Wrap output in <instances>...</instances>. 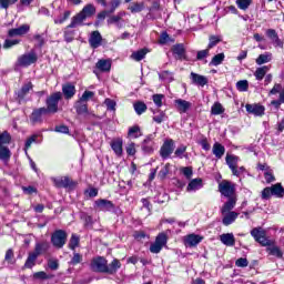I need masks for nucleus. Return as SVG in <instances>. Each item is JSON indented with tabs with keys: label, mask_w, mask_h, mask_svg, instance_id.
Here are the masks:
<instances>
[{
	"label": "nucleus",
	"mask_w": 284,
	"mask_h": 284,
	"mask_svg": "<svg viewBox=\"0 0 284 284\" xmlns=\"http://www.w3.org/2000/svg\"><path fill=\"white\" fill-rule=\"evenodd\" d=\"M123 17H125V12H120L116 16H111L108 20L106 23L108 26H115L116 23H119V21H121V19H123Z\"/></svg>",
	"instance_id": "49530a36"
},
{
	"label": "nucleus",
	"mask_w": 284,
	"mask_h": 284,
	"mask_svg": "<svg viewBox=\"0 0 284 284\" xmlns=\"http://www.w3.org/2000/svg\"><path fill=\"white\" fill-rule=\"evenodd\" d=\"M224 112H225V109H223V105L219 102H215L211 108V114L219 115V114H223Z\"/></svg>",
	"instance_id": "8fccbe9b"
},
{
	"label": "nucleus",
	"mask_w": 284,
	"mask_h": 284,
	"mask_svg": "<svg viewBox=\"0 0 284 284\" xmlns=\"http://www.w3.org/2000/svg\"><path fill=\"white\" fill-rule=\"evenodd\" d=\"M221 41H223V38L221 36H210L207 49L212 50V48H215V45H219Z\"/></svg>",
	"instance_id": "a19ab883"
},
{
	"label": "nucleus",
	"mask_w": 284,
	"mask_h": 284,
	"mask_svg": "<svg viewBox=\"0 0 284 284\" xmlns=\"http://www.w3.org/2000/svg\"><path fill=\"white\" fill-rule=\"evenodd\" d=\"M75 108V112L77 114H90V112L88 111V103L85 102H81V100H78L74 104Z\"/></svg>",
	"instance_id": "7c9ffc66"
},
{
	"label": "nucleus",
	"mask_w": 284,
	"mask_h": 284,
	"mask_svg": "<svg viewBox=\"0 0 284 284\" xmlns=\"http://www.w3.org/2000/svg\"><path fill=\"white\" fill-rule=\"evenodd\" d=\"M268 70H270L268 67H262L256 69L255 78L257 79V81H263V78L265 77V74H267Z\"/></svg>",
	"instance_id": "09e8293b"
},
{
	"label": "nucleus",
	"mask_w": 284,
	"mask_h": 284,
	"mask_svg": "<svg viewBox=\"0 0 284 284\" xmlns=\"http://www.w3.org/2000/svg\"><path fill=\"white\" fill-rule=\"evenodd\" d=\"M32 90V82H29L27 84H24L19 91H18V97L20 99H26V95L28 94V92H30Z\"/></svg>",
	"instance_id": "c03bdc74"
},
{
	"label": "nucleus",
	"mask_w": 284,
	"mask_h": 284,
	"mask_svg": "<svg viewBox=\"0 0 284 284\" xmlns=\"http://www.w3.org/2000/svg\"><path fill=\"white\" fill-rule=\"evenodd\" d=\"M10 156H12V152H10V149L8 146H0V161H3V163H8L10 161Z\"/></svg>",
	"instance_id": "f704fd0d"
},
{
	"label": "nucleus",
	"mask_w": 284,
	"mask_h": 284,
	"mask_svg": "<svg viewBox=\"0 0 284 284\" xmlns=\"http://www.w3.org/2000/svg\"><path fill=\"white\" fill-rule=\"evenodd\" d=\"M126 154H129V156H134V154H136V144L134 142H130L126 145Z\"/></svg>",
	"instance_id": "e2e57ef3"
},
{
	"label": "nucleus",
	"mask_w": 284,
	"mask_h": 284,
	"mask_svg": "<svg viewBox=\"0 0 284 284\" xmlns=\"http://www.w3.org/2000/svg\"><path fill=\"white\" fill-rule=\"evenodd\" d=\"M246 112L248 114H253V116H263L265 114V106L261 104H246L245 105Z\"/></svg>",
	"instance_id": "9d476101"
},
{
	"label": "nucleus",
	"mask_w": 284,
	"mask_h": 284,
	"mask_svg": "<svg viewBox=\"0 0 284 284\" xmlns=\"http://www.w3.org/2000/svg\"><path fill=\"white\" fill-rule=\"evenodd\" d=\"M223 61H225V53H219L212 58L210 65H221Z\"/></svg>",
	"instance_id": "de8ad7c7"
},
{
	"label": "nucleus",
	"mask_w": 284,
	"mask_h": 284,
	"mask_svg": "<svg viewBox=\"0 0 284 284\" xmlns=\"http://www.w3.org/2000/svg\"><path fill=\"white\" fill-rule=\"evenodd\" d=\"M270 61H272V53L265 52L257 57V59L255 60V63L257 65H263L264 63H270Z\"/></svg>",
	"instance_id": "c9c22d12"
},
{
	"label": "nucleus",
	"mask_w": 284,
	"mask_h": 284,
	"mask_svg": "<svg viewBox=\"0 0 284 284\" xmlns=\"http://www.w3.org/2000/svg\"><path fill=\"white\" fill-rule=\"evenodd\" d=\"M95 205L101 212H112L114 210V203L110 200H98L95 201Z\"/></svg>",
	"instance_id": "a211bd4d"
},
{
	"label": "nucleus",
	"mask_w": 284,
	"mask_h": 284,
	"mask_svg": "<svg viewBox=\"0 0 284 284\" xmlns=\"http://www.w3.org/2000/svg\"><path fill=\"white\" fill-rule=\"evenodd\" d=\"M222 215H223L222 223H223V225H226V226L232 225V223H234V221H236V219H239L237 212H227Z\"/></svg>",
	"instance_id": "5701e85b"
},
{
	"label": "nucleus",
	"mask_w": 284,
	"mask_h": 284,
	"mask_svg": "<svg viewBox=\"0 0 284 284\" xmlns=\"http://www.w3.org/2000/svg\"><path fill=\"white\" fill-rule=\"evenodd\" d=\"M33 278L38 280V281H48L50 278H52V275H48L45 272L40 271L33 274Z\"/></svg>",
	"instance_id": "6e6d98bb"
},
{
	"label": "nucleus",
	"mask_w": 284,
	"mask_h": 284,
	"mask_svg": "<svg viewBox=\"0 0 284 284\" xmlns=\"http://www.w3.org/2000/svg\"><path fill=\"white\" fill-rule=\"evenodd\" d=\"M235 3L240 10H247L252 6V0H236Z\"/></svg>",
	"instance_id": "5fc2aeb1"
},
{
	"label": "nucleus",
	"mask_w": 284,
	"mask_h": 284,
	"mask_svg": "<svg viewBox=\"0 0 284 284\" xmlns=\"http://www.w3.org/2000/svg\"><path fill=\"white\" fill-rule=\"evenodd\" d=\"M174 103L178 112L181 114H185V112L192 108V103L183 99H178L174 101Z\"/></svg>",
	"instance_id": "f3484780"
},
{
	"label": "nucleus",
	"mask_w": 284,
	"mask_h": 284,
	"mask_svg": "<svg viewBox=\"0 0 284 284\" xmlns=\"http://www.w3.org/2000/svg\"><path fill=\"white\" fill-rule=\"evenodd\" d=\"M121 270V262L118 258H114L109 265L106 262L105 274H116Z\"/></svg>",
	"instance_id": "b1692460"
},
{
	"label": "nucleus",
	"mask_w": 284,
	"mask_h": 284,
	"mask_svg": "<svg viewBox=\"0 0 284 284\" xmlns=\"http://www.w3.org/2000/svg\"><path fill=\"white\" fill-rule=\"evenodd\" d=\"M63 99V93L54 92L50 94L45 100V110L49 114H57L59 112V101Z\"/></svg>",
	"instance_id": "f257e3e1"
},
{
	"label": "nucleus",
	"mask_w": 284,
	"mask_h": 284,
	"mask_svg": "<svg viewBox=\"0 0 284 284\" xmlns=\"http://www.w3.org/2000/svg\"><path fill=\"white\" fill-rule=\"evenodd\" d=\"M39 258V256L32 252H30L28 254L27 261L24 263V270H32V267H34V265H37V260Z\"/></svg>",
	"instance_id": "cd10ccee"
},
{
	"label": "nucleus",
	"mask_w": 284,
	"mask_h": 284,
	"mask_svg": "<svg viewBox=\"0 0 284 284\" xmlns=\"http://www.w3.org/2000/svg\"><path fill=\"white\" fill-rule=\"evenodd\" d=\"M48 250H50V242L42 241V242L36 243L33 253L37 254L38 256H41V254H45Z\"/></svg>",
	"instance_id": "412c9836"
},
{
	"label": "nucleus",
	"mask_w": 284,
	"mask_h": 284,
	"mask_svg": "<svg viewBox=\"0 0 284 284\" xmlns=\"http://www.w3.org/2000/svg\"><path fill=\"white\" fill-rule=\"evenodd\" d=\"M51 243L57 250H62L68 243V233L64 230H55L51 235Z\"/></svg>",
	"instance_id": "20e7f679"
},
{
	"label": "nucleus",
	"mask_w": 284,
	"mask_h": 284,
	"mask_svg": "<svg viewBox=\"0 0 284 284\" xmlns=\"http://www.w3.org/2000/svg\"><path fill=\"white\" fill-rule=\"evenodd\" d=\"M191 81L195 85H201V88H204V85H207L209 80L205 75L197 74L195 72H191Z\"/></svg>",
	"instance_id": "aec40b11"
},
{
	"label": "nucleus",
	"mask_w": 284,
	"mask_h": 284,
	"mask_svg": "<svg viewBox=\"0 0 284 284\" xmlns=\"http://www.w3.org/2000/svg\"><path fill=\"white\" fill-rule=\"evenodd\" d=\"M19 0H0V9L8 10L10 6H14Z\"/></svg>",
	"instance_id": "052dcab7"
},
{
	"label": "nucleus",
	"mask_w": 284,
	"mask_h": 284,
	"mask_svg": "<svg viewBox=\"0 0 284 284\" xmlns=\"http://www.w3.org/2000/svg\"><path fill=\"white\" fill-rule=\"evenodd\" d=\"M106 266H108V260H105V257H102V256H98L93 258L90 265L92 272H100L101 274H105Z\"/></svg>",
	"instance_id": "0eeeda50"
},
{
	"label": "nucleus",
	"mask_w": 284,
	"mask_h": 284,
	"mask_svg": "<svg viewBox=\"0 0 284 284\" xmlns=\"http://www.w3.org/2000/svg\"><path fill=\"white\" fill-rule=\"evenodd\" d=\"M172 152H174V140H165L160 149V156L162 159H170Z\"/></svg>",
	"instance_id": "6e6552de"
},
{
	"label": "nucleus",
	"mask_w": 284,
	"mask_h": 284,
	"mask_svg": "<svg viewBox=\"0 0 284 284\" xmlns=\"http://www.w3.org/2000/svg\"><path fill=\"white\" fill-rule=\"evenodd\" d=\"M236 88H237L239 92H247V90L250 88V83L247 82V80H240L236 83Z\"/></svg>",
	"instance_id": "3c124183"
},
{
	"label": "nucleus",
	"mask_w": 284,
	"mask_h": 284,
	"mask_svg": "<svg viewBox=\"0 0 284 284\" xmlns=\"http://www.w3.org/2000/svg\"><path fill=\"white\" fill-rule=\"evenodd\" d=\"M85 17L79 12L71 19V23L68 26V28H79V26H83V21H85Z\"/></svg>",
	"instance_id": "bb28decb"
},
{
	"label": "nucleus",
	"mask_w": 284,
	"mask_h": 284,
	"mask_svg": "<svg viewBox=\"0 0 284 284\" xmlns=\"http://www.w3.org/2000/svg\"><path fill=\"white\" fill-rule=\"evenodd\" d=\"M220 241L223 245H226V247H234V245H236V239L233 233H224L220 235Z\"/></svg>",
	"instance_id": "dca6fc26"
},
{
	"label": "nucleus",
	"mask_w": 284,
	"mask_h": 284,
	"mask_svg": "<svg viewBox=\"0 0 284 284\" xmlns=\"http://www.w3.org/2000/svg\"><path fill=\"white\" fill-rule=\"evenodd\" d=\"M266 252H268V254H271V256H276L277 258H283V251H281V248L278 246H273V244L271 246H268L266 248Z\"/></svg>",
	"instance_id": "79ce46f5"
},
{
	"label": "nucleus",
	"mask_w": 284,
	"mask_h": 284,
	"mask_svg": "<svg viewBox=\"0 0 284 284\" xmlns=\"http://www.w3.org/2000/svg\"><path fill=\"white\" fill-rule=\"evenodd\" d=\"M266 37L272 41L275 48H283V41L278 39V33L274 29L266 30Z\"/></svg>",
	"instance_id": "4468645a"
},
{
	"label": "nucleus",
	"mask_w": 284,
	"mask_h": 284,
	"mask_svg": "<svg viewBox=\"0 0 284 284\" xmlns=\"http://www.w3.org/2000/svg\"><path fill=\"white\" fill-rule=\"evenodd\" d=\"M95 68H98L100 72H110V70H112V61L103 59L99 60Z\"/></svg>",
	"instance_id": "a878e982"
},
{
	"label": "nucleus",
	"mask_w": 284,
	"mask_h": 284,
	"mask_svg": "<svg viewBox=\"0 0 284 284\" xmlns=\"http://www.w3.org/2000/svg\"><path fill=\"white\" fill-rule=\"evenodd\" d=\"M145 4L143 2H135L129 7L130 12L132 14H136L138 12H143Z\"/></svg>",
	"instance_id": "a18cd8bd"
},
{
	"label": "nucleus",
	"mask_w": 284,
	"mask_h": 284,
	"mask_svg": "<svg viewBox=\"0 0 284 284\" xmlns=\"http://www.w3.org/2000/svg\"><path fill=\"white\" fill-rule=\"evenodd\" d=\"M203 187V180L201 178L193 179L189 184H187V192H196V190H201Z\"/></svg>",
	"instance_id": "393cba45"
},
{
	"label": "nucleus",
	"mask_w": 284,
	"mask_h": 284,
	"mask_svg": "<svg viewBox=\"0 0 284 284\" xmlns=\"http://www.w3.org/2000/svg\"><path fill=\"white\" fill-rule=\"evenodd\" d=\"M201 241H203V236L193 233L185 236L184 244L186 247H196Z\"/></svg>",
	"instance_id": "f8f14e48"
},
{
	"label": "nucleus",
	"mask_w": 284,
	"mask_h": 284,
	"mask_svg": "<svg viewBox=\"0 0 284 284\" xmlns=\"http://www.w3.org/2000/svg\"><path fill=\"white\" fill-rule=\"evenodd\" d=\"M154 116H153V121L155 123H161L162 121H165V112L158 110L153 112Z\"/></svg>",
	"instance_id": "603ef678"
},
{
	"label": "nucleus",
	"mask_w": 284,
	"mask_h": 284,
	"mask_svg": "<svg viewBox=\"0 0 284 284\" xmlns=\"http://www.w3.org/2000/svg\"><path fill=\"white\" fill-rule=\"evenodd\" d=\"M101 43H103V37L101 36V32L92 31L89 38L90 47L93 48V50H97V48H101Z\"/></svg>",
	"instance_id": "9b49d317"
},
{
	"label": "nucleus",
	"mask_w": 284,
	"mask_h": 284,
	"mask_svg": "<svg viewBox=\"0 0 284 284\" xmlns=\"http://www.w3.org/2000/svg\"><path fill=\"white\" fill-rule=\"evenodd\" d=\"M150 143H152V135H149L142 143V150L145 154H152V152H154Z\"/></svg>",
	"instance_id": "e433bc0d"
},
{
	"label": "nucleus",
	"mask_w": 284,
	"mask_h": 284,
	"mask_svg": "<svg viewBox=\"0 0 284 284\" xmlns=\"http://www.w3.org/2000/svg\"><path fill=\"white\" fill-rule=\"evenodd\" d=\"M213 154L216 159H223V154H225V146L219 142H215L213 144Z\"/></svg>",
	"instance_id": "473e14b6"
},
{
	"label": "nucleus",
	"mask_w": 284,
	"mask_h": 284,
	"mask_svg": "<svg viewBox=\"0 0 284 284\" xmlns=\"http://www.w3.org/2000/svg\"><path fill=\"white\" fill-rule=\"evenodd\" d=\"M136 114L141 115L143 114V112H145V110H148V105L144 103V102H136L134 105H133Z\"/></svg>",
	"instance_id": "864d4df0"
},
{
	"label": "nucleus",
	"mask_w": 284,
	"mask_h": 284,
	"mask_svg": "<svg viewBox=\"0 0 284 284\" xmlns=\"http://www.w3.org/2000/svg\"><path fill=\"white\" fill-rule=\"evenodd\" d=\"M83 261V255L73 253V257L70 261V265H79Z\"/></svg>",
	"instance_id": "69168bd1"
},
{
	"label": "nucleus",
	"mask_w": 284,
	"mask_h": 284,
	"mask_svg": "<svg viewBox=\"0 0 284 284\" xmlns=\"http://www.w3.org/2000/svg\"><path fill=\"white\" fill-rule=\"evenodd\" d=\"M111 148L116 156L123 155V140H115L111 143Z\"/></svg>",
	"instance_id": "2f4dec72"
},
{
	"label": "nucleus",
	"mask_w": 284,
	"mask_h": 284,
	"mask_svg": "<svg viewBox=\"0 0 284 284\" xmlns=\"http://www.w3.org/2000/svg\"><path fill=\"white\" fill-rule=\"evenodd\" d=\"M62 94L64 99L70 100L77 94V88L72 83H67L62 85Z\"/></svg>",
	"instance_id": "6ab92c4d"
},
{
	"label": "nucleus",
	"mask_w": 284,
	"mask_h": 284,
	"mask_svg": "<svg viewBox=\"0 0 284 284\" xmlns=\"http://www.w3.org/2000/svg\"><path fill=\"white\" fill-rule=\"evenodd\" d=\"M170 174V163H166L164 168L159 172V179L163 180Z\"/></svg>",
	"instance_id": "680f3d73"
},
{
	"label": "nucleus",
	"mask_w": 284,
	"mask_h": 284,
	"mask_svg": "<svg viewBox=\"0 0 284 284\" xmlns=\"http://www.w3.org/2000/svg\"><path fill=\"white\" fill-rule=\"evenodd\" d=\"M173 54L176 55V59H182L185 57V47L183 44H175L172 48Z\"/></svg>",
	"instance_id": "ea45409f"
},
{
	"label": "nucleus",
	"mask_w": 284,
	"mask_h": 284,
	"mask_svg": "<svg viewBox=\"0 0 284 284\" xmlns=\"http://www.w3.org/2000/svg\"><path fill=\"white\" fill-rule=\"evenodd\" d=\"M51 181L54 183L55 187H72V185H74L68 176L51 178Z\"/></svg>",
	"instance_id": "2eb2a0df"
},
{
	"label": "nucleus",
	"mask_w": 284,
	"mask_h": 284,
	"mask_svg": "<svg viewBox=\"0 0 284 284\" xmlns=\"http://www.w3.org/2000/svg\"><path fill=\"white\" fill-rule=\"evenodd\" d=\"M128 136L130 139H139V136H143V133L141 132V126L133 125V126L129 128Z\"/></svg>",
	"instance_id": "72a5a7b5"
},
{
	"label": "nucleus",
	"mask_w": 284,
	"mask_h": 284,
	"mask_svg": "<svg viewBox=\"0 0 284 284\" xmlns=\"http://www.w3.org/2000/svg\"><path fill=\"white\" fill-rule=\"evenodd\" d=\"M45 114H50L49 112H47L45 106L34 109L30 115L31 123H43V115Z\"/></svg>",
	"instance_id": "1a4fd4ad"
},
{
	"label": "nucleus",
	"mask_w": 284,
	"mask_h": 284,
	"mask_svg": "<svg viewBox=\"0 0 284 284\" xmlns=\"http://www.w3.org/2000/svg\"><path fill=\"white\" fill-rule=\"evenodd\" d=\"M80 13L85 19H90V17H93V14H97V8L94 7V4H87L83 7V9L80 11Z\"/></svg>",
	"instance_id": "c85d7f7f"
},
{
	"label": "nucleus",
	"mask_w": 284,
	"mask_h": 284,
	"mask_svg": "<svg viewBox=\"0 0 284 284\" xmlns=\"http://www.w3.org/2000/svg\"><path fill=\"white\" fill-rule=\"evenodd\" d=\"M165 95L163 94H153V102L155 103L156 108H161L163 105V99Z\"/></svg>",
	"instance_id": "774afa93"
},
{
	"label": "nucleus",
	"mask_w": 284,
	"mask_h": 284,
	"mask_svg": "<svg viewBox=\"0 0 284 284\" xmlns=\"http://www.w3.org/2000/svg\"><path fill=\"white\" fill-rule=\"evenodd\" d=\"M219 192L222 194V196H225L226 199H234L236 197L235 192H236V187L234 186V184L230 181H222L219 184Z\"/></svg>",
	"instance_id": "39448f33"
},
{
	"label": "nucleus",
	"mask_w": 284,
	"mask_h": 284,
	"mask_svg": "<svg viewBox=\"0 0 284 284\" xmlns=\"http://www.w3.org/2000/svg\"><path fill=\"white\" fill-rule=\"evenodd\" d=\"M272 196H276L277 199H283L284 196V187L281 183L273 184L271 186Z\"/></svg>",
	"instance_id": "c756f323"
},
{
	"label": "nucleus",
	"mask_w": 284,
	"mask_h": 284,
	"mask_svg": "<svg viewBox=\"0 0 284 284\" xmlns=\"http://www.w3.org/2000/svg\"><path fill=\"white\" fill-rule=\"evenodd\" d=\"M226 164L229 165L231 172H233L234 169L237 168L239 156H236V155H226Z\"/></svg>",
	"instance_id": "4c0bfd02"
},
{
	"label": "nucleus",
	"mask_w": 284,
	"mask_h": 284,
	"mask_svg": "<svg viewBox=\"0 0 284 284\" xmlns=\"http://www.w3.org/2000/svg\"><path fill=\"white\" fill-rule=\"evenodd\" d=\"M229 200L221 207L222 214H227V212H233L234 207H236V197H227Z\"/></svg>",
	"instance_id": "4be33fe9"
},
{
	"label": "nucleus",
	"mask_w": 284,
	"mask_h": 284,
	"mask_svg": "<svg viewBox=\"0 0 284 284\" xmlns=\"http://www.w3.org/2000/svg\"><path fill=\"white\" fill-rule=\"evenodd\" d=\"M104 104L106 105V110H110L111 112L116 111V101L108 98L104 100Z\"/></svg>",
	"instance_id": "13d9d810"
},
{
	"label": "nucleus",
	"mask_w": 284,
	"mask_h": 284,
	"mask_svg": "<svg viewBox=\"0 0 284 284\" xmlns=\"http://www.w3.org/2000/svg\"><path fill=\"white\" fill-rule=\"evenodd\" d=\"M37 61H39V55H37V52L32 50L29 53H24L18 58L16 68H30V65H33V63H37Z\"/></svg>",
	"instance_id": "7ed1b4c3"
},
{
	"label": "nucleus",
	"mask_w": 284,
	"mask_h": 284,
	"mask_svg": "<svg viewBox=\"0 0 284 284\" xmlns=\"http://www.w3.org/2000/svg\"><path fill=\"white\" fill-rule=\"evenodd\" d=\"M48 267L49 270L57 272V270H59V260H54V258L48 260Z\"/></svg>",
	"instance_id": "0e129e2a"
},
{
	"label": "nucleus",
	"mask_w": 284,
	"mask_h": 284,
	"mask_svg": "<svg viewBox=\"0 0 284 284\" xmlns=\"http://www.w3.org/2000/svg\"><path fill=\"white\" fill-rule=\"evenodd\" d=\"M30 32V24H22L19 28L10 29L8 31L9 37H23Z\"/></svg>",
	"instance_id": "ddd939ff"
},
{
	"label": "nucleus",
	"mask_w": 284,
	"mask_h": 284,
	"mask_svg": "<svg viewBox=\"0 0 284 284\" xmlns=\"http://www.w3.org/2000/svg\"><path fill=\"white\" fill-rule=\"evenodd\" d=\"M165 245H168V234L160 233L155 237V242L151 244L150 252L152 254H159L163 250V247H165Z\"/></svg>",
	"instance_id": "423d86ee"
},
{
	"label": "nucleus",
	"mask_w": 284,
	"mask_h": 284,
	"mask_svg": "<svg viewBox=\"0 0 284 284\" xmlns=\"http://www.w3.org/2000/svg\"><path fill=\"white\" fill-rule=\"evenodd\" d=\"M12 136L8 131L0 132V146L10 145Z\"/></svg>",
	"instance_id": "58836bf2"
},
{
	"label": "nucleus",
	"mask_w": 284,
	"mask_h": 284,
	"mask_svg": "<svg viewBox=\"0 0 284 284\" xmlns=\"http://www.w3.org/2000/svg\"><path fill=\"white\" fill-rule=\"evenodd\" d=\"M206 57H210L209 48H206L205 50L197 51V54H196L197 61H203V59H206Z\"/></svg>",
	"instance_id": "338daca9"
},
{
	"label": "nucleus",
	"mask_w": 284,
	"mask_h": 284,
	"mask_svg": "<svg viewBox=\"0 0 284 284\" xmlns=\"http://www.w3.org/2000/svg\"><path fill=\"white\" fill-rule=\"evenodd\" d=\"M251 236L256 241V243H260L262 247H270L271 245H274V241L267 239V232L261 227H255L251 231Z\"/></svg>",
	"instance_id": "f03ea898"
},
{
	"label": "nucleus",
	"mask_w": 284,
	"mask_h": 284,
	"mask_svg": "<svg viewBox=\"0 0 284 284\" xmlns=\"http://www.w3.org/2000/svg\"><path fill=\"white\" fill-rule=\"evenodd\" d=\"M77 247H79V236H77V234H72L69 242V248L77 250Z\"/></svg>",
	"instance_id": "bf43d9fd"
},
{
	"label": "nucleus",
	"mask_w": 284,
	"mask_h": 284,
	"mask_svg": "<svg viewBox=\"0 0 284 284\" xmlns=\"http://www.w3.org/2000/svg\"><path fill=\"white\" fill-rule=\"evenodd\" d=\"M145 54H148V49H141L133 52L131 54V59H133V61H143V59H145Z\"/></svg>",
	"instance_id": "37998d69"
},
{
	"label": "nucleus",
	"mask_w": 284,
	"mask_h": 284,
	"mask_svg": "<svg viewBox=\"0 0 284 284\" xmlns=\"http://www.w3.org/2000/svg\"><path fill=\"white\" fill-rule=\"evenodd\" d=\"M90 99H94V92L93 91H84L82 97L79 99L82 103H88Z\"/></svg>",
	"instance_id": "4d7b16f0"
}]
</instances>
